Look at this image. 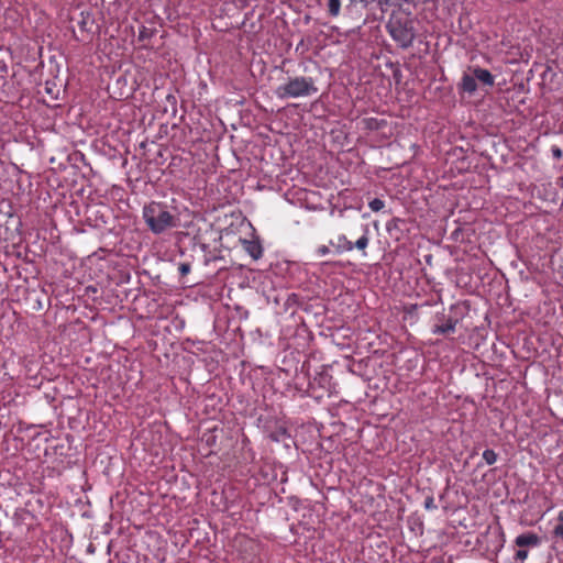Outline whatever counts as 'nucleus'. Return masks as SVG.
Returning <instances> with one entry per match:
<instances>
[{
	"instance_id": "16",
	"label": "nucleus",
	"mask_w": 563,
	"mask_h": 563,
	"mask_svg": "<svg viewBox=\"0 0 563 563\" xmlns=\"http://www.w3.org/2000/svg\"><path fill=\"white\" fill-rule=\"evenodd\" d=\"M528 550L523 548H519L515 555H514V562L512 563H525V561L528 558Z\"/></svg>"
},
{
	"instance_id": "19",
	"label": "nucleus",
	"mask_w": 563,
	"mask_h": 563,
	"mask_svg": "<svg viewBox=\"0 0 563 563\" xmlns=\"http://www.w3.org/2000/svg\"><path fill=\"white\" fill-rule=\"evenodd\" d=\"M424 508L427 510H435L438 508L432 496H429L424 499Z\"/></svg>"
},
{
	"instance_id": "21",
	"label": "nucleus",
	"mask_w": 563,
	"mask_h": 563,
	"mask_svg": "<svg viewBox=\"0 0 563 563\" xmlns=\"http://www.w3.org/2000/svg\"><path fill=\"white\" fill-rule=\"evenodd\" d=\"M551 153L555 159H561L563 156V151L558 145H552Z\"/></svg>"
},
{
	"instance_id": "6",
	"label": "nucleus",
	"mask_w": 563,
	"mask_h": 563,
	"mask_svg": "<svg viewBox=\"0 0 563 563\" xmlns=\"http://www.w3.org/2000/svg\"><path fill=\"white\" fill-rule=\"evenodd\" d=\"M329 243L334 247L336 254L351 252L354 247L360 251H364L369 243V229L367 225H364V233L360 239L356 240L355 243H352L350 240H347L344 234H340L336 239V242L331 240Z\"/></svg>"
},
{
	"instance_id": "28",
	"label": "nucleus",
	"mask_w": 563,
	"mask_h": 563,
	"mask_svg": "<svg viewBox=\"0 0 563 563\" xmlns=\"http://www.w3.org/2000/svg\"><path fill=\"white\" fill-rule=\"evenodd\" d=\"M351 2H355L356 0H350Z\"/></svg>"
},
{
	"instance_id": "20",
	"label": "nucleus",
	"mask_w": 563,
	"mask_h": 563,
	"mask_svg": "<svg viewBox=\"0 0 563 563\" xmlns=\"http://www.w3.org/2000/svg\"><path fill=\"white\" fill-rule=\"evenodd\" d=\"M308 51V46L305 44V40L301 38L300 42L296 45L295 52L303 55Z\"/></svg>"
},
{
	"instance_id": "18",
	"label": "nucleus",
	"mask_w": 563,
	"mask_h": 563,
	"mask_svg": "<svg viewBox=\"0 0 563 563\" xmlns=\"http://www.w3.org/2000/svg\"><path fill=\"white\" fill-rule=\"evenodd\" d=\"M191 271V264L189 262H184L178 265V272L180 276H186Z\"/></svg>"
},
{
	"instance_id": "12",
	"label": "nucleus",
	"mask_w": 563,
	"mask_h": 563,
	"mask_svg": "<svg viewBox=\"0 0 563 563\" xmlns=\"http://www.w3.org/2000/svg\"><path fill=\"white\" fill-rule=\"evenodd\" d=\"M366 7L369 2H376L380 10L399 5V0H360Z\"/></svg>"
},
{
	"instance_id": "25",
	"label": "nucleus",
	"mask_w": 563,
	"mask_h": 563,
	"mask_svg": "<svg viewBox=\"0 0 563 563\" xmlns=\"http://www.w3.org/2000/svg\"><path fill=\"white\" fill-rule=\"evenodd\" d=\"M8 71V66L3 60H0V73L5 74Z\"/></svg>"
},
{
	"instance_id": "15",
	"label": "nucleus",
	"mask_w": 563,
	"mask_h": 563,
	"mask_svg": "<svg viewBox=\"0 0 563 563\" xmlns=\"http://www.w3.org/2000/svg\"><path fill=\"white\" fill-rule=\"evenodd\" d=\"M483 460L485 461V463L487 465H493L497 462V459H498V454L492 450V449H486L484 452H483Z\"/></svg>"
},
{
	"instance_id": "27",
	"label": "nucleus",
	"mask_w": 563,
	"mask_h": 563,
	"mask_svg": "<svg viewBox=\"0 0 563 563\" xmlns=\"http://www.w3.org/2000/svg\"><path fill=\"white\" fill-rule=\"evenodd\" d=\"M79 26H80L81 30H84L85 26H86V21L85 20L80 21L79 22Z\"/></svg>"
},
{
	"instance_id": "22",
	"label": "nucleus",
	"mask_w": 563,
	"mask_h": 563,
	"mask_svg": "<svg viewBox=\"0 0 563 563\" xmlns=\"http://www.w3.org/2000/svg\"><path fill=\"white\" fill-rule=\"evenodd\" d=\"M554 537L563 540V523L560 522L553 530Z\"/></svg>"
},
{
	"instance_id": "17",
	"label": "nucleus",
	"mask_w": 563,
	"mask_h": 563,
	"mask_svg": "<svg viewBox=\"0 0 563 563\" xmlns=\"http://www.w3.org/2000/svg\"><path fill=\"white\" fill-rule=\"evenodd\" d=\"M368 207L371 208L372 211L374 212H378L380 211L382 209H384L385 207V201L379 199V198H374L373 200H371L368 202Z\"/></svg>"
},
{
	"instance_id": "23",
	"label": "nucleus",
	"mask_w": 563,
	"mask_h": 563,
	"mask_svg": "<svg viewBox=\"0 0 563 563\" xmlns=\"http://www.w3.org/2000/svg\"><path fill=\"white\" fill-rule=\"evenodd\" d=\"M316 252L319 256H325L330 253V249L327 245H320Z\"/></svg>"
},
{
	"instance_id": "3",
	"label": "nucleus",
	"mask_w": 563,
	"mask_h": 563,
	"mask_svg": "<svg viewBox=\"0 0 563 563\" xmlns=\"http://www.w3.org/2000/svg\"><path fill=\"white\" fill-rule=\"evenodd\" d=\"M386 29L398 47L407 49L413 44L416 32L410 19L391 16Z\"/></svg>"
},
{
	"instance_id": "14",
	"label": "nucleus",
	"mask_w": 563,
	"mask_h": 563,
	"mask_svg": "<svg viewBox=\"0 0 563 563\" xmlns=\"http://www.w3.org/2000/svg\"><path fill=\"white\" fill-rule=\"evenodd\" d=\"M341 10V0H329L328 1V11L329 14L333 18L340 14Z\"/></svg>"
},
{
	"instance_id": "24",
	"label": "nucleus",
	"mask_w": 563,
	"mask_h": 563,
	"mask_svg": "<svg viewBox=\"0 0 563 563\" xmlns=\"http://www.w3.org/2000/svg\"><path fill=\"white\" fill-rule=\"evenodd\" d=\"M166 101L173 106V108L175 109L176 108V103H177V99L176 97L173 95V93H168L166 96Z\"/></svg>"
},
{
	"instance_id": "7",
	"label": "nucleus",
	"mask_w": 563,
	"mask_h": 563,
	"mask_svg": "<svg viewBox=\"0 0 563 563\" xmlns=\"http://www.w3.org/2000/svg\"><path fill=\"white\" fill-rule=\"evenodd\" d=\"M515 544L518 548H537L541 544V538L534 532H526L516 537Z\"/></svg>"
},
{
	"instance_id": "8",
	"label": "nucleus",
	"mask_w": 563,
	"mask_h": 563,
	"mask_svg": "<svg viewBox=\"0 0 563 563\" xmlns=\"http://www.w3.org/2000/svg\"><path fill=\"white\" fill-rule=\"evenodd\" d=\"M243 249L253 260H258L263 256V246L258 240H244Z\"/></svg>"
},
{
	"instance_id": "11",
	"label": "nucleus",
	"mask_w": 563,
	"mask_h": 563,
	"mask_svg": "<svg viewBox=\"0 0 563 563\" xmlns=\"http://www.w3.org/2000/svg\"><path fill=\"white\" fill-rule=\"evenodd\" d=\"M364 128L371 131L380 130L386 125L385 120H379L377 118H365L363 120Z\"/></svg>"
},
{
	"instance_id": "10",
	"label": "nucleus",
	"mask_w": 563,
	"mask_h": 563,
	"mask_svg": "<svg viewBox=\"0 0 563 563\" xmlns=\"http://www.w3.org/2000/svg\"><path fill=\"white\" fill-rule=\"evenodd\" d=\"M460 87L463 91H465L470 95L474 93L477 89L476 78H475L474 74L473 73H472V75L464 74L461 79Z\"/></svg>"
},
{
	"instance_id": "4",
	"label": "nucleus",
	"mask_w": 563,
	"mask_h": 563,
	"mask_svg": "<svg viewBox=\"0 0 563 563\" xmlns=\"http://www.w3.org/2000/svg\"><path fill=\"white\" fill-rule=\"evenodd\" d=\"M332 376L327 372H320L308 383L307 394L309 397L321 401L324 397L331 396Z\"/></svg>"
},
{
	"instance_id": "9",
	"label": "nucleus",
	"mask_w": 563,
	"mask_h": 563,
	"mask_svg": "<svg viewBox=\"0 0 563 563\" xmlns=\"http://www.w3.org/2000/svg\"><path fill=\"white\" fill-rule=\"evenodd\" d=\"M473 74H474L476 80H478L483 85L489 86V87L494 86L495 78L488 69L475 67V68H473Z\"/></svg>"
},
{
	"instance_id": "5",
	"label": "nucleus",
	"mask_w": 563,
	"mask_h": 563,
	"mask_svg": "<svg viewBox=\"0 0 563 563\" xmlns=\"http://www.w3.org/2000/svg\"><path fill=\"white\" fill-rule=\"evenodd\" d=\"M457 309V305L450 306V313L438 312L434 317L435 322L431 328L433 334L448 335L454 333L456 325L460 322L457 316H453L452 312Z\"/></svg>"
},
{
	"instance_id": "1",
	"label": "nucleus",
	"mask_w": 563,
	"mask_h": 563,
	"mask_svg": "<svg viewBox=\"0 0 563 563\" xmlns=\"http://www.w3.org/2000/svg\"><path fill=\"white\" fill-rule=\"evenodd\" d=\"M142 217L148 230L153 234H162L178 225V218L168 210L163 202L151 201L142 209Z\"/></svg>"
},
{
	"instance_id": "2",
	"label": "nucleus",
	"mask_w": 563,
	"mask_h": 563,
	"mask_svg": "<svg viewBox=\"0 0 563 563\" xmlns=\"http://www.w3.org/2000/svg\"><path fill=\"white\" fill-rule=\"evenodd\" d=\"M318 90L312 77L296 76L279 85L275 93L279 99H289L309 97L316 95Z\"/></svg>"
},
{
	"instance_id": "13",
	"label": "nucleus",
	"mask_w": 563,
	"mask_h": 563,
	"mask_svg": "<svg viewBox=\"0 0 563 563\" xmlns=\"http://www.w3.org/2000/svg\"><path fill=\"white\" fill-rule=\"evenodd\" d=\"M156 33V29L141 25L139 30V41L144 42L152 38Z\"/></svg>"
},
{
	"instance_id": "26",
	"label": "nucleus",
	"mask_w": 563,
	"mask_h": 563,
	"mask_svg": "<svg viewBox=\"0 0 563 563\" xmlns=\"http://www.w3.org/2000/svg\"><path fill=\"white\" fill-rule=\"evenodd\" d=\"M558 520L563 523V510L559 511Z\"/></svg>"
}]
</instances>
